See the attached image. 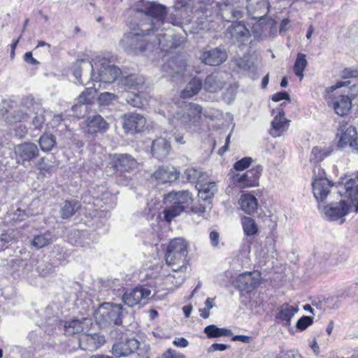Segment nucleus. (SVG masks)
<instances>
[{"mask_svg":"<svg viewBox=\"0 0 358 358\" xmlns=\"http://www.w3.org/2000/svg\"><path fill=\"white\" fill-rule=\"evenodd\" d=\"M138 12L144 14L145 22L140 24L141 33L124 34L120 41L122 47L128 52L138 53L149 48L147 40L141 35H150L151 32L168 29L169 23L164 22L166 8L155 2H146L138 8Z\"/></svg>","mask_w":358,"mask_h":358,"instance_id":"f257e3e1","label":"nucleus"},{"mask_svg":"<svg viewBox=\"0 0 358 358\" xmlns=\"http://www.w3.org/2000/svg\"><path fill=\"white\" fill-rule=\"evenodd\" d=\"M73 74L80 85H86L90 81L98 84L111 83L117 79L122 71L112 64L110 59L97 56L91 61L78 59L72 66Z\"/></svg>","mask_w":358,"mask_h":358,"instance_id":"f03ea898","label":"nucleus"},{"mask_svg":"<svg viewBox=\"0 0 358 358\" xmlns=\"http://www.w3.org/2000/svg\"><path fill=\"white\" fill-rule=\"evenodd\" d=\"M161 110L171 124H175L177 122L188 131L197 126L202 113V108L193 103H184L180 107L176 103H171L164 108L162 107Z\"/></svg>","mask_w":358,"mask_h":358,"instance_id":"7ed1b4c3","label":"nucleus"},{"mask_svg":"<svg viewBox=\"0 0 358 358\" xmlns=\"http://www.w3.org/2000/svg\"><path fill=\"white\" fill-rule=\"evenodd\" d=\"M187 243L182 238H174L170 242L166 254V263L174 271L183 272L187 264Z\"/></svg>","mask_w":358,"mask_h":358,"instance_id":"20e7f679","label":"nucleus"},{"mask_svg":"<svg viewBox=\"0 0 358 358\" xmlns=\"http://www.w3.org/2000/svg\"><path fill=\"white\" fill-rule=\"evenodd\" d=\"M164 199L166 203L171 205L164 210V218L169 222L184 212L192 202V194L188 190L169 192Z\"/></svg>","mask_w":358,"mask_h":358,"instance_id":"39448f33","label":"nucleus"},{"mask_svg":"<svg viewBox=\"0 0 358 358\" xmlns=\"http://www.w3.org/2000/svg\"><path fill=\"white\" fill-rule=\"evenodd\" d=\"M122 306L120 304L103 303L94 313L96 324L101 327L122 324Z\"/></svg>","mask_w":358,"mask_h":358,"instance_id":"423d86ee","label":"nucleus"},{"mask_svg":"<svg viewBox=\"0 0 358 358\" xmlns=\"http://www.w3.org/2000/svg\"><path fill=\"white\" fill-rule=\"evenodd\" d=\"M16 162L23 166L36 158L39 153L37 145L31 142H24L14 147Z\"/></svg>","mask_w":358,"mask_h":358,"instance_id":"0eeeda50","label":"nucleus"},{"mask_svg":"<svg viewBox=\"0 0 358 358\" xmlns=\"http://www.w3.org/2000/svg\"><path fill=\"white\" fill-rule=\"evenodd\" d=\"M151 295V290L145 287L128 289L122 296V301L129 307L145 303Z\"/></svg>","mask_w":358,"mask_h":358,"instance_id":"6e6552de","label":"nucleus"},{"mask_svg":"<svg viewBox=\"0 0 358 358\" xmlns=\"http://www.w3.org/2000/svg\"><path fill=\"white\" fill-rule=\"evenodd\" d=\"M260 285V275L256 272H245L237 278V286L241 292L249 293Z\"/></svg>","mask_w":358,"mask_h":358,"instance_id":"1a4fd4ad","label":"nucleus"},{"mask_svg":"<svg viewBox=\"0 0 358 358\" xmlns=\"http://www.w3.org/2000/svg\"><path fill=\"white\" fill-rule=\"evenodd\" d=\"M108 127V123L98 114L88 116L81 124V128L83 131L90 134L106 131Z\"/></svg>","mask_w":358,"mask_h":358,"instance_id":"9d476101","label":"nucleus"},{"mask_svg":"<svg viewBox=\"0 0 358 358\" xmlns=\"http://www.w3.org/2000/svg\"><path fill=\"white\" fill-rule=\"evenodd\" d=\"M263 168L260 165L248 170L247 172L238 176L237 185L241 188H246L257 186L259 179L262 175Z\"/></svg>","mask_w":358,"mask_h":358,"instance_id":"9b49d317","label":"nucleus"},{"mask_svg":"<svg viewBox=\"0 0 358 358\" xmlns=\"http://www.w3.org/2000/svg\"><path fill=\"white\" fill-rule=\"evenodd\" d=\"M146 123L145 118L137 113H130L123 116V127L131 133L142 131Z\"/></svg>","mask_w":358,"mask_h":358,"instance_id":"f8f14e48","label":"nucleus"},{"mask_svg":"<svg viewBox=\"0 0 358 358\" xmlns=\"http://www.w3.org/2000/svg\"><path fill=\"white\" fill-rule=\"evenodd\" d=\"M357 135L356 129L352 125L345 123L340 125L337 134L339 138L338 146L341 148H344L349 145L351 148L355 145V136Z\"/></svg>","mask_w":358,"mask_h":358,"instance_id":"ddd939ff","label":"nucleus"},{"mask_svg":"<svg viewBox=\"0 0 358 358\" xmlns=\"http://www.w3.org/2000/svg\"><path fill=\"white\" fill-rule=\"evenodd\" d=\"M269 3L268 0H248L246 9L253 19L261 20L268 13Z\"/></svg>","mask_w":358,"mask_h":358,"instance_id":"4468645a","label":"nucleus"},{"mask_svg":"<svg viewBox=\"0 0 358 358\" xmlns=\"http://www.w3.org/2000/svg\"><path fill=\"white\" fill-rule=\"evenodd\" d=\"M326 217L331 221H336L345 216L349 212V205L345 200L331 203L324 208Z\"/></svg>","mask_w":358,"mask_h":358,"instance_id":"2eb2a0df","label":"nucleus"},{"mask_svg":"<svg viewBox=\"0 0 358 358\" xmlns=\"http://www.w3.org/2000/svg\"><path fill=\"white\" fill-rule=\"evenodd\" d=\"M227 58V52L218 48L205 50L200 56L201 61L210 66H218L223 63Z\"/></svg>","mask_w":358,"mask_h":358,"instance_id":"dca6fc26","label":"nucleus"},{"mask_svg":"<svg viewBox=\"0 0 358 358\" xmlns=\"http://www.w3.org/2000/svg\"><path fill=\"white\" fill-rule=\"evenodd\" d=\"M104 343V337L98 334H82L79 338L80 347L84 350H96Z\"/></svg>","mask_w":358,"mask_h":358,"instance_id":"f3484780","label":"nucleus"},{"mask_svg":"<svg viewBox=\"0 0 358 358\" xmlns=\"http://www.w3.org/2000/svg\"><path fill=\"white\" fill-rule=\"evenodd\" d=\"M288 127L289 120L285 117L284 110L278 108L277 114L271 122V135L274 138L278 137L287 131Z\"/></svg>","mask_w":358,"mask_h":358,"instance_id":"a211bd4d","label":"nucleus"},{"mask_svg":"<svg viewBox=\"0 0 358 358\" xmlns=\"http://www.w3.org/2000/svg\"><path fill=\"white\" fill-rule=\"evenodd\" d=\"M234 43H243L250 37V32L242 22H234L228 28Z\"/></svg>","mask_w":358,"mask_h":358,"instance_id":"6ab92c4d","label":"nucleus"},{"mask_svg":"<svg viewBox=\"0 0 358 358\" xmlns=\"http://www.w3.org/2000/svg\"><path fill=\"white\" fill-rule=\"evenodd\" d=\"M185 70L186 64L180 58H173L162 66L164 76H171L173 78L180 75L183 76Z\"/></svg>","mask_w":358,"mask_h":358,"instance_id":"aec40b11","label":"nucleus"},{"mask_svg":"<svg viewBox=\"0 0 358 358\" xmlns=\"http://www.w3.org/2000/svg\"><path fill=\"white\" fill-rule=\"evenodd\" d=\"M112 160L113 166L117 171H129L137 166L136 160L128 154L115 155Z\"/></svg>","mask_w":358,"mask_h":358,"instance_id":"412c9836","label":"nucleus"},{"mask_svg":"<svg viewBox=\"0 0 358 358\" xmlns=\"http://www.w3.org/2000/svg\"><path fill=\"white\" fill-rule=\"evenodd\" d=\"M180 171L175 167L162 166L154 173V178L161 183L172 182L178 179Z\"/></svg>","mask_w":358,"mask_h":358,"instance_id":"4be33fe9","label":"nucleus"},{"mask_svg":"<svg viewBox=\"0 0 358 358\" xmlns=\"http://www.w3.org/2000/svg\"><path fill=\"white\" fill-rule=\"evenodd\" d=\"M225 74L220 72H215L208 76L205 79L203 87L210 92H216L220 90L225 84Z\"/></svg>","mask_w":358,"mask_h":358,"instance_id":"5701e85b","label":"nucleus"},{"mask_svg":"<svg viewBox=\"0 0 358 358\" xmlns=\"http://www.w3.org/2000/svg\"><path fill=\"white\" fill-rule=\"evenodd\" d=\"M170 150V143L166 138L159 137L152 142V155L160 160L165 159L169 154Z\"/></svg>","mask_w":358,"mask_h":358,"instance_id":"b1692460","label":"nucleus"},{"mask_svg":"<svg viewBox=\"0 0 358 358\" xmlns=\"http://www.w3.org/2000/svg\"><path fill=\"white\" fill-rule=\"evenodd\" d=\"M90 324V320L87 318H82L81 320L76 319L68 321L64 324L65 334L71 336L80 334L87 330Z\"/></svg>","mask_w":358,"mask_h":358,"instance_id":"393cba45","label":"nucleus"},{"mask_svg":"<svg viewBox=\"0 0 358 358\" xmlns=\"http://www.w3.org/2000/svg\"><path fill=\"white\" fill-rule=\"evenodd\" d=\"M313 192L315 199L318 202H322L329 193L331 184L329 180H313Z\"/></svg>","mask_w":358,"mask_h":358,"instance_id":"a878e982","label":"nucleus"},{"mask_svg":"<svg viewBox=\"0 0 358 358\" xmlns=\"http://www.w3.org/2000/svg\"><path fill=\"white\" fill-rule=\"evenodd\" d=\"M332 106L340 116L347 115L352 107V101L350 98L346 95H340L335 98L332 101Z\"/></svg>","mask_w":358,"mask_h":358,"instance_id":"bb28decb","label":"nucleus"},{"mask_svg":"<svg viewBox=\"0 0 358 358\" xmlns=\"http://www.w3.org/2000/svg\"><path fill=\"white\" fill-rule=\"evenodd\" d=\"M239 203L241 209L248 214L256 212L258 203L256 197L250 194H245L241 196Z\"/></svg>","mask_w":358,"mask_h":358,"instance_id":"cd10ccee","label":"nucleus"},{"mask_svg":"<svg viewBox=\"0 0 358 358\" xmlns=\"http://www.w3.org/2000/svg\"><path fill=\"white\" fill-rule=\"evenodd\" d=\"M332 152L331 146H315L312 149L310 162L313 164H318L329 156Z\"/></svg>","mask_w":358,"mask_h":358,"instance_id":"c85d7f7f","label":"nucleus"},{"mask_svg":"<svg viewBox=\"0 0 358 358\" xmlns=\"http://www.w3.org/2000/svg\"><path fill=\"white\" fill-rule=\"evenodd\" d=\"M202 81L198 78H192L185 89L181 92V97L183 99L191 98L197 94L201 90Z\"/></svg>","mask_w":358,"mask_h":358,"instance_id":"c756f323","label":"nucleus"},{"mask_svg":"<svg viewBox=\"0 0 358 358\" xmlns=\"http://www.w3.org/2000/svg\"><path fill=\"white\" fill-rule=\"evenodd\" d=\"M80 205L78 201L76 200H70L64 201L60 206V215L63 219H66L72 217L78 210L80 208Z\"/></svg>","mask_w":358,"mask_h":358,"instance_id":"7c9ffc66","label":"nucleus"},{"mask_svg":"<svg viewBox=\"0 0 358 358\" xmlns=\"http://www.w3.org/2000/svg\"><path fill=\"white\" fill-rule=\"evenodd\" d=\"M217 190V185L215 182H207L200 186L198 195L201 199L208 201L214 196Z\"/></svg>","mask_w":358,"mask_h":358,"instance_id":"2f4dec72","label":"nucleus"},{"mask_svg":"<svg viewBox=\"0 0 358 358\" xmlns=\"http://www.w3.org/2000/svg\"><path fill=\"white\" fill-rule=\"evenodd\" d=\"M54 236L50 231L34 236L32 240L31 245L36 249L42 248L53 242Z\"/></svg>","mask_w":358,"mask_h":358,"instance_id":"473e14b6","label":"nucleus"},{"mask_svg":"<svg viewBox=\"0 0 358 358\" xmlns=\"http://www.w3.org/2000/svg\"><path fill=\"white\" fill-rule=\"evenodd\" d=\"M203 331L208 338L229 336L232 334L230 329L226 328H220L215 324H210L206 327Z\"/></svg>","mask_w":358,"mask_h":358,"instance_id":"72a5a7b5","label":"nucleus"},{"mask_svg":"<svg viewBox=\"0 0 358 358\" xmlns=\"http://www.w3.org/2000/svg\"><path fill=\"white\" fill-rule=\"evenodd\" d=\"M298 310L299 308L297 307L289 306L287 303H284L280 307L278 313V318L285 321L287 324H289L291 319L298 312Z\"/></svg>","mask_w":358,"mask_h":358,"instance_id":"f704fd0d","label":"nucleus"},{"mask_svg":"<svg viewBox=\"0 0 358 358\" xmlns=\"http://www.w3.org/2000/svg\"><path fill=\"white\" fill-rule=\"evenodd\" d=\"M120 82L122 85L129 89H136L139 85L143 84L144 79L143 77L138 76L136 74H130L123 76L120 79Z\"/></svg>","mask_w":358,"mask_h":358,"instance_id":"c9c22d12","label":"nucleus"},{"mask_svg":"<svg viewBox=\"0 0 358 358\" xmlns=\"http://www.w3.org/2000/svg\"><path fill=\"white\" fill-rule=\"evenodd\" d=\"M41 149L44 152L51 150L56 144V138L52 134H44L38 140Z\"/></svg>","mask_w":358,"mask_h":358,"instance_id":"e433bc0d","label":"nucleus"},{"mask_svg":"<svg viewBox=\"0 0 358 358\" xmlns=\"http://www.w3.org/2000/svg\"><path fill=\"white\" fill-rule=\"evenodd\" d=\"M307 64L308 62L306 59V55L303 53H299L297 55L296 59L294 65V71L296 76L300 78V80H301L303 78V72L306 69Z\"/></svg>","mask_w":358,"mask_h":358,"instance_id":"4c0bfd02","label":"nucleus"},{"mask_svg":"<svg viewBox=\"0 0 358 358\" xmlns=\"http://www.w3.org/2000/svg\"><path fill=\"white\" fill-rule=\"evenodd\" d=\"M241 223L245 235L250 236L257 234L258 228L252 218L243 217L241 220Z\"/></svg>","mask_w":358,"mask_h":358,"instance_id":"58836bf2","label":"nucleus"},{"mask_svg":"<svg viewBox=\"0 0 358 358\" xmlns=\"http://www.w3.org/2000/svg\"><path fill=\"white\" fill-rule=\"evenodd\" d=\"M97 89L99 88L95 83H93L92 87H87L78 96V102L82 104H87L92 102Z\"/></svg>","mask_w":358,"mask_h":358,"instance_id":"ea45409f","label":"nucleus"},{"mask_svg":"<svg viewBox=\"0 0 358 358\" xmlns=\"http://www.w3.org/2000/svg\"><path fill=\"white\" fill-rule=\"evenodd\" d=\"M29 118V113L24 111L22 108L13 110L8 117L7 121L12 124L20 122L27 121Z\"/></svg>","mask_w":358,"mask_h":358,"instance_id":"a19ab883","label":"nucleus"},{"mask_svg":"<svg viewBox=\"0 0 358 358\" xmlns=\"http://www.w3.org/2000/svg\"><path fill=\"white\" fill-rule=\"evenodd\" d=\"M21 107L26 109L27 112L38 113L39 104L35 101L32 95H28L22 98L21 101Z\"/></svg>","mask_w":358,"mask_h":358,"instance_id":"79ce46f5","label":"nucleus"},{"mask_svg":"<svg viewBox=\"0 0 358 358\" xmlns=\"http://www.w3.org/2000/svg\"><path fill=\"white\" fill-rule=\"evenodd\" d=\"M112 352L117 357H124L131 354V350H128L125 341H122L113 345Z\"/></svg>","mask_w":358,"mask_h":358,"instance_id":"37998d69","label":"nucleus"},{"mask_svg":"<svg viewBox=\"0 0 358 358\" xmlns=\"http://www.w3.org/2000/svg\"><path fill=\"white\" fill-rule=\"evenodd\" d=\"M36 166L37 169L44 173H51L55 169V165L52 164V163L47 158L45 157H41L39 159Z\"/></svg>","mask_w":358,"mask_h":358,"instance_id":"c03bdc74","label":"nucleus"},{"mask_svg":"<svg viewBox=\"0 0 358 358\" xmlns=\"http://www.w3.org/2000/svg\"><path fill=\"white\" fill-rule=\"evenodd\" d=\"M184 176L187 181L192 183L199 182L202 177L201 171L194 168L187 169L184 173Z\"/></svg>","mask_w":358,"mask_h":358,"instance_id":"a18cd8bd","label":"nucleus"},{"mask_svg":"<svg viewBox=\"0 0 358 358\" xmlns=\"http://www.w3.org/2000/svg\"><path fill=\"white\" fill-rule=\"evenodd\" d=\"M116 99V96L110 92H103L99 94L98 103L101 106H108Z\"/></svg>","mask_w":358,"mask_h":358,"instance_id":"49530a36","label":"nucleus"},{"mask_svg":"<svg viewBox=\"0 0 358 358\" xmlns=\"http://www.w3.org/2000/svg\"><path fill=\"white\" fill-rule=\"evenodd\" d=\"M171 37H172V35H167L166 34H157V38L158 45L161 46V48L162 50H165L166 48L172 47V45H169V42L171 41L169 40V38Z\"/></svg>","mask_w":358,"mask_h":358,"instance_id":"de8ad7c7","label":"nucleus"},{"mask_svg":"<svg viewBox=\"0 0 358 358\" xmlns=\"http://www.w3.org/2000/svg\"><path fill=\"white\" fill-rule=\"evenodd\" d=\"M253 159L251 157H246L238 161H237L234 164V169L236 171H241L247 169L252 162Z\"/></svg>","mask_w":358,"mask_h":358,"instance_id":"09e8293b","label":"nucleus"},{"mask_svg":"<svg viewBox=\"0 0 358 358\" xmlns=\"http://www.w3.org/2000/svg\"><path fill=\"white\" fill-rule=\"evenodd\" d=\"M127 102L134 107L139 108L142 106V100L139 94L132 93L127 97Z\"/></svg>","mask_w":358,"mask_h":358,"instance_id":"8fccbe9b","label":"nucleus"},{"mask_svg":"<svg viewBox=\"0 0 358 358\" xmlns=\"http://www.w3.org/2000/svg\"><path fill=\"white\" fill-rule=\"evenodd\" d=\"M322 180H328L326 178L325 171L320 166H315L313 169V180L320 181Z\"/></svg>","mask_w":358,"mask_h":358,"instance_id":"3c124183","label":"nucleus"},{"mask_svg":"<svg viewBox=\"0 0 358 358\" xmlns=\"http://www.w3.org/2000/svg\"><path fill=\"white\" fill-rule=\"evenodd\" d=\"M313 322V319L308 316H303L296 323V327L299 329H305L310 326Z\"/></svg>","mask_w":358,"mask_h":358,"instance_id":"603ef678","label":"nucleus"},{"mask_svg":"<svg viewBox=\"0 0 358 358\" xmlns=\"http://www.w3.org/2000/svg\"><path fill=\"white\" fill-rule=\"evenodd\" d=\"M189 1V0H176L173 7L176 10V12L178 13L180 10H181V12H186L188 8Z\"/></svg>","mask_w":358,"mask_h":358,"instance_id":"864d4df0","label":"nucleus"},{"mask_svg":"<svg viewBox=\"0 0 358 358\" xmlns=\"http://www.w3.org/2000/svg\"><path fill=\"white\" fill-rule=\"evenodd\" d=\"M29 216V213L17 208L13 213V220L15 221H23Z\"/></svg>","mask_w":358,"mask_h":358,"instance_id":"5fc2aeb1","label":"nucleus"},{"mask_svg":"<svg viewBox=\"0 0 358 358\" xmlns=\"http://www.w3.org/2000/svg\"><path fill=\"white\" fill-rule=\"evenodd\" d=\"M45 121V119L44 115L42 114H38L34 117L32 120V124L36 129H42Z\"/></svg>","mask_w":358,"mask_h":358,"instance_id":"6e6d98bb","label":"nucleus"},{"mask_svg":"<svg viewBox=\"0 0 358 358\" xmlns=\"http://www.w3.org/2000/svg\"><path fill=\"white\" fill-rule=\"evenodd\" d=\"M236 65L243 70H248L251 67V63L248 57L239 58L236 60Z\"/></svg>","mask_w":358,"mask_h":358,"instance_id":"4d7b16f0","label":"nucleus"},{"mask_svg":"<svg viewBox=\"0 0 358 358\" xmlns=\"http://www.w3.org/2000/svg\"><path fill=\"white\" fill-rule=\"evenodd\" d=\"M162 358H185V356L174 350L169 349L162 355Z\"/></svg>","mask_w":358,"mask_h":358,"instance_id":"13d9d810","label":"nucleus"},{"mask_svg":"<svg viewBox=\"0 0 358 358\" xmlns=\"http://www.w3.org/2000/svg\"><path fill=\"white\" fill-rule=\"evenodd\" d=\"M358 77V71L352 69H345L342 71V78L344 79Z\"/></svg>","mask_w":358,"mask_h":358,"instance_id":"bf43d9fd","label":"nucleus"},{"mask_svg":"<svg viewBox=\"0 0 358 358\" xmlns=\"http://www.w3.org/2000/svg\"><path fill=\"white\" fill-rule=\"evenodd\" d=\"M272 101H275V102H278V101H280L281 100H289L290 99V97H289V95L287 92H277L275 94H274L273 96H272V98H271Z\"/></svg>","mask_w":358,"mask_h":358,"instance_id":"052dcab7","label":"nucleus"},{"mask_svg":"<svg viewBox=\"0 0 358 358\" xmlns=\"http://www.w3.org/2000/svg\"><path fill=\"white\" fill-rule=\"evenodd\" d=\"M125 343H127L128 350H131V353L139 348V342L134 338L127 340Z\"/></svg>","mask_w":358,"mask_h":358,"instance_id":"680f3d73","label":"nucleus"},{"mask_svg":"<svg viewBox=\"0 0 358 358\" xmlns=\"http://www.w3.org/2000/svg\"><path fill=\"white\" fill-rule=\"evenodd\" d=\"M228 348V346L225 344L221 343H213L208 348V352H213L215 351H224Z\"/></svg>","mask_w":358,"mask_h":358,"instance_id":"e2e57ef3","label":"nucleus"},{"mask_svg":"<svg viewBox=\"0 0 358 358\" xmlns=\"http://www.w3.org/2000/svg\"><path fill=\"white\" fill-rule=\"evenodd\" d=\"M210 243L213 247H217L219 245L220 234L216 231L210 233Z\"/></svg>","mask_w":358,"mask_h":358,"instance_id":"0e129e2a","label":"nucleus"},{"mask_svg":"<svg viewBox=\"0 0 358 358\" xmlns=\"http://www.w3.org/2000/svg\"><path fill=\"white\" fill-rule=\"evenodd\" d=\"M177 347L185 348L188 345V341L185 338H176L173 342Z\"/></svg>","mask_w":358,"mask_h":358,"instance_id":"69168bd1","label":"nucleus"},{"mask_svg":"<svg viewBox=\"0 0 358 358\" xmlns=\"http://www.w3.org/2000/svg\"><path fill=\"white\" fill-rule=\"evenodd\" d=\"M24 61L31 64H38V62L32 57L31 52H27L24 54Z\"/></svg>","mask_w":358,"mask_h":358,"instance_id":"338daca9","label":"nucleus"},{"mask_svg":"<svg viewBox=\"0 0 358 358\" xmlns=\"http://www.w3.org/2000/svg\"><path fill=\"white\" fill-rule=\"evenodd\" d=\"M350 94L353 98H358V83L350 87Z\"/></svg>","mask_w":358,"mask_h":358,"instance_id":"774afa93","label":"nucleus"}]
</instances>
